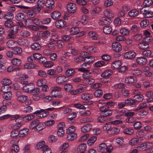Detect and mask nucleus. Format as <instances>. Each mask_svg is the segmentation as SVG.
<instances>
[{
    "mask_svg": "<svg viewBox=\"0 0 153 153\" xmlns=\"http://www.w3.org/2000/svg\"><path fill=\"white\" fill-rule=\"evenodd\" d=\"M40 89L39 88H35V87L33 88V89L31 90L30 93L33 95H36L38 94L39 92Z\"/></svg>",
    "mask_w": 153,
    "mask_h": 153,
    "instance_id": "60",
    "label": "nucleus"
},
{
    "mask_svg": "<svg viewBox=\"0 0 153 153\" xmlns=\"http://www.w3.org/2000/svg\"><path fill=\"white\" fill-rule=\"evenodd\" d=\"M54 2L53 0H47L45 3L46 7L49 9H52L54 7Z\"/></svg>",
    "mask_w": 153,
    "mask_h": 153,
    "instance_id": "20",
    "label": "nucleus"
},
{
    "mask_svg": "<svg viewBox=\"0 0 153 153\" xmlns=\"http://www.w3.org/2000/svg\"><path fill=\"white\" fill-rule=\"evenodd\" d=\"M121 65V63L120 60L116 61L112 63V67L115 69L118 68Z\"/></svg>",
    "mask_w": 153,
    "mask_h": 153,
    "instance_id": "47",
    "label": "nucleus"
},
{
    "mask_svg": "<svg viewBox=\"0 0 153 153\" xmlns=\"http://www.w3.org/2000/svg\"><path fill=\"white\" fill-rule=\"evenodd\" d=\"M141 13L143 14L145 17L146 18H150L153 16V12L150 11L146 10L143 8L140 10Z\"/></svg>",
    "mask_w": 153,
    "mask_h": 153,
    "instance_id": "9",
    "label": "nucleus"
},
{
    "mask_svg": "<svg viewBox=\"0 0 153 153\" xmlns=\"http://www.w3.org/2000/svg\"><path fill=\"white\" fill-rule=\"evenodd\" d=\"M15 17L17 21H23L25 20V16L23 13H19L16 15Z\"/></svg>",
    "mask_w": 153,
    "mask_h": 153,
    "instance_id": "25",
    "label": "nucleus"
},
{
    "mask_svg": "<svg viewBox=\"0 0 153 153\" xmlns=\"http://www.w3.org/2000/svg\"><path fill=\"white\" fill-rule=\"evenodd\" d=\"M67 9L68 12L70 13H74L76 10V5L73 3H70L67 5Z\"/></svg>",
    "mask_w": 153,
    "mask_h": 153,
    "instance_id": "5",
    "label": "nucleus"
},
{
    "mask_svg": "<svg viewBox=\"0 0 153 153\" xmlns=\"http://www.w3.org/2000/svg\"><path fill=\"white\" fill-rule=\"evenodd\" d=\"M2 92L4 93L2 95V98L5 99L4 100H6L8 101L7 100L10 99L12 97V92L10 91L6 92V91L3 90H2Z\"/></svg>",
    "mask_w": 153,
    "mask_h": 153,
    "instance_id": "12",
    "label": "nucleus"
},
{
    "mask_svg": "<svg viewBox=\"0 0 153 153\" xmlns=\"http://www.w3.org/2000/svg\"><path fill=\"white\" fill-rule=\"evenodd\" d=\"M91 127V124L90 123H87L82 128L81 131L84 133L90 130Z\"/></svg>",
    "mask_w": 153,
    "mask_h": 153,
    "instance_id": "21",
    "label": "nucleus"
},
{
    "mask_svg": "<svg viewBox=\"0 0 153 153\" xmlns=\"http://www.w3.org/2000/svg\"><path fill=\"white\" fill-rule=\"evenodd\" d=\"M47 145H45V142L44 141H41L36 146V148L38 149H42V150L43 151L44 150V148Z\"/></svg>",
    "mask_w": 153,
    "mask_h": 153,
    "instance_id": "37",
    "label": "nucleus"
},
{
    "mask_svg": "<svg viewBox=\"0 0 153 153\" xmlns=\"http://www.w3.org/2000/svg\"><path fill=\"white\" fill-rule=\"evenodd\" d=\"M66 22L63 19H59L55 22V25L58 28L61 29L66 25Z\"/></svg>",
    "mask_w": 153,
    "mask_h": 153,
    "instance_id": "8",
    "label": "nucleus"
},
{
    "mask_svg": "<svg viewBox=\"0 0 153 153\" xmlns=\"http://www.w3.org/2000/svg\"><path fill=\"white\" fill-rule=\"evenodd\" d=\"M19 34L22 37L25 38L30 36V33L27 30H22L20 32Z\"/></svg>",
    "mask_w": 153,
    "mask_h": 153,
    "instance_id": "31",
    "label": "nucleus"
},
{
    "mask_svg": "<svg viewBox=\"0 0 153 153\" xmlns=\"http://www.w3.org/2000/svg\"><path fill=\"white\" fill-rule=\"evenodd\" d=\"M75 130V127L74 126H71L66 130V133L67 134L74 133V131Z\"/></svg>",
    "mask_w": 153,
    "mask_h": 153,
    "instance_id": "56",
    "label": "nucleus"
},
{
    "mask_svg": "<svg viewBox=\"0 0 153 153\" xmlns=\"http://www.w3.org/2000/svg\"><path fill=\"white\" fill-rule=\"evenodd\" d=\"M104 33L106 34H109L112 31V29L109 26H106L104 27L103 29Z\"/></svg>",
    "mask_w": 153,
    "mask_h": 153,
    "instance_id": "38",
    "label": "nucleus"
},
{
    "mask_svg": "<svg viewBox=\"0 0 153 153\" xmlns=\"http://www.w3.org/2000/svg\"><path fill=\"white\" fill-rule=\"evenodd\" d=\"M38 75L39 76L43 78H45L47 76V74L46 72L45 71L41 70L38 71Z\"/></svg>",
    "mask_w": 153,
    "mask_h": 153,
    "instance_id": "52",
    "label": "nucleus"
},
{
    "mask_svg": "<svg viewBox=\"0 0 153 153\" xmlns=\"http://www.w3.org/2000/svg\"><path fill=\"white\" fill-rule=\"evenodd\" d=\"M103 94V92L102 90L99 89L96 90L94 93V94L96 97H98L101 96Z\"/></svg>",
    "mask_w": 153,
    "mask_h": 153,
    "instance_id": "61",
    "label": "nucleus"
},
{
    "mask_svg": "<svg viewBox=\"0 0 153 153\" xmlns=\"http://www.w3.org/2000/svg\"><path fill=\"white\" fill-rule=\"evenodd\" d=\"M34 85L32 83L26 84L22 88L23 91L26 93L30 92L31 90L33 89Z\"/></svg>",
    "mask_w": 153,
    "mask_h": 153,
    "instance_id": "6",
    "label": "nucleus"
},
{
    "mask_svg": "<svg viewBox=\"0 0 153 153\" xmlns=\"http://www.w3.org/2000/svg\"><path fill=\"white\" fill-rule=\"evenodd\" d=\"M142 55L147 57L151 58L153 56V53L150 50H145L142 52Z\"/></svg>",
    "mask_w": 153,
    "mask_h": 153,
    "instance_id": "29",
    "label": "nucleus"
},
{
    "mask_svg": "<svg viewBox=\"0 0 153 153\" xmlns=\"http://www.w3.org/2000/svg\"><path fill=\"white\" fill-rule=\"evenodd\" d=\"M3 105L0 107V114L4 113L7 109V105H10L11 102L6 100H4L2 102Z\"/></svg>",
    "mask_w": 153,
    "mask_h": 153,
    "instance_id": "11",
    "label": "nucleus"
},
{
    "mask_svg": "<svg viewBox=\"0 0 153 153\" xmlns=\"http://www.w3.org/2000/svg\"><path fill=\"white\" fill-rule=\"evenodd\" d=\"M37 26H40L42 24V21L38 19H30Z\"/></svg>",
    "mask_w": 153,
    "mask_h": 153,
    "instance_id": "63",
    "label": "nucleus"
},
{
    "mask_svg": "<svg viewBox=\"0 0 153 153\" xmlns=\"http://www.w3.org/2000/svg\"><path fill=\"white\" fill-rule=\"evenodd\" d=\"M99 109L101 112L102 116L105 117L111 116L112 114V111L109 109V107L105 105L100 107Z\"/></svg>",
    "mask_w": 153,
    "mask_h": 153,
    "instance_id": "2",
    "label": "nucleus"
},
{
    "mask_svg": "<svg viewBox=\"0 0 153 153\" xmlns=\"http://www.w3.org/2000/svg\"><path fill=\"white\" fill-rule=\"evenodd\" d=\"M105 13L106 14L107 18H105V19L99 21V23L100 25H109L111 22V21L109 19V18L112 17L114 16L113 14L111 13L110 11H107Z\"/></svg>",
    "mask_w": 153,
    "mask_h": 153,
    "instance_id": "1",
    "label": "nucleus"
},
{
    "mask_svg": "<svg viewBox=\"0 0 153 153\" xmlns=\"http://www.w3.org/2000/svg\"><path fill=\"white\" fill-rule=\"evenodd\" d=\"M125 81L126 83L128 84L133 83L136 81V80L134 79L133 77L132 76H130L126 78Z\"/></svg>",
    "mask_w": 153,
    "mask_h": 153,
    "instance_id": "46",
    "label": "nucleus"
},
{
    "mask_svg": "<svg viewBox=\"0 0 153 153\" xmlns=\"http://www.w3.org/2000/svg\"><path fill=\"white\" fill-rule=\"evenodd\" d=\"M16 95L17 97V100L21 103H24L27 100L28 97L25 95H22L21 93L19 91H16Z\"/></svg>",
    "mask_w": 153,
    "mask_h": 153,
    "instance_id": "4",
    "label": "nucleus"
},
{
    "mask_svg": "<svg viewBox=\"0 0 153 153\" xmlns=\"http://www.w3.org/2000/svg\"><path fill=\"white\" fill-rule=\"evenodd\" d=\"M107 145L105 143H102L100 144L97 149L98 151L99 152L103 151L106 149Z\"/></svg>",
    "mask_w": 153,
    "mask_h": 153,
    "instance_id": "44",
    "label": "nucleus"
},
{
    "mask_svg": "<svg viewBox=\"0 0 153 153\" xmlns=\"http://www.w3.org/2000/svg\"><path fill=\"white\" fill-rule=\"evenodd\" d=\"M12 64L14 65L19 66L21 64V60L17 58L12 59L11 61Z\"/></svg>",
    "mask_w": 153,
    "mask_h": 153,
    "instance_id": "33",
    "label": "nucleus"
},
{
    "mask_svg": "<svg viewBox=\"0 0 153 153\" xmlns=\"http://www.w3.org/2000/svg\"><path fill=\"white\" fill-rule=\"evenodd\" d=\"M79 29L78 27H73L71 28L70 33L71 35H74L79 34Z\"/></svg>",
    "mask_w": 153,
    "mask_h": 153,
    "instance_id": "36",
    "label": "nucleus"
},
{
    "mask_svg": "<svg viewBox=\"0 0 153 153\" xmlns=\"http://www.w3.org/2000/svg\"><path fill=\"white\" fill-rule=\"evenodd\" d=\"M31 48L34 50H39L41 48L40 45L37 42H35L31 45Z\"/></svg>",
    "mask_w": 153,
    "mask_h": 153,
    "instance_id": "34",
    "label": "nucleus"
},
{
    "mask_svg": "<svg viewBox=\"0 0 153 153\" xmlns=\"http://www.w3.org/2000/svg\"><path fill=\"white\" fill-rule=\"evenodd\" d=\"M96 140L97 137H92L88 140L87 144L89 146H91L94 143Z\"/></svg>",
    "mask_w": 153,
    "mask_h": 153,
    "instance_id": "51",
    "label": "nucleus"
},
{
    "mask_svg": "<svg viewBox=\"0 0 153 153\" xmlns=\"http://www.w3.org/2000/svg\"><path fill=\"white\" fill-rule=\"evenodd\" d=\"M85 72L82 75V77L86 80L91 78L92 76L91 73L89 72L88 71H85Z\"/></svg>",
    "mask_w": 153,
    "mask_h": 153,
    "instance_id": "41",
    "label": "nucleus"
},
{
    "mask_svg": "<svg viewBox=\"0 0 153 153\" xmlns=\"http://www.w3.org/2000/svg\"><path fill=\"white\" fill-rule=\"evenodd\" d=\"M82 68H79L78 70L80 71H85L88 70V69L91 67L90 64L85 62L83 63L82 65Z\"/></svg>",
    "mask_w": 153,
    "mask_h": 153,
    "instance_id": "19",
    "label": "nucleus"
},
{
    "mask_svg": "<svg viewBox=\"0 0 153 153\" xmlns=\"http://www.w3.org/2000/svg\"><path fill=\"white\" fill-rule=\"evenodd\" d=\"M2 84L4 85V86H7L11 83V81L7 79H2L1 81Z\"/></svg>",
    "mask_w": 153,
    "mask_h": 153,
    "instance_id": "53",
    "label": "nucleus"
},
{
    "mask_svg": "<svg viewBox=\"0 0 153 153\" xmlns=\"http://www.w3.org/2000/svg\"><path fill=\"white\" fill-rule=\"evenodd\" d=\"M138 47L141 50L146 49L149 47V44L144 42L140 43L138 45Z\"/></svg>",
    "mask_w": 153,
    "mask_h": 153,
    "instance_id": "27",
    "label": "nucleus"
},
{
    "mask_svg": "<svg viewBox=\"0 0 153 153\" xmlns=\"http://www.w3.org/2000/svg\"><path fill=\"white\" fill-rule=\"evenodd\" d=\"M75 71L73 69H69L66 70L65 72L66 75L68 76H71L74 75Z\"/></svg>",
    "mask_w": 153,
    "mask_h": 153,
    "instance_id": "43",
    "label": "nucleus"
},
{
    "mask_svg": "<svg viewBox=\"0 0 153 153\" xmlns=\"http://www.w3.org/2000/svg\"><path fill=\"white\" fill-rule=\"evenodd\" d=\"M120 32L121 34L125 36H127L129 34V31L126 28H122L120 30Z\"/></svg>",
    "mask_w": 153,
    "mask_h": 153,
    "instance_id": "55",
    "label": "nucleus"
},
{
    "mask_svg": "<svg viewBox=\"0 0 153 153\" xmlns=\"http://www.w3.org/2000/svg\"><path fill=\"white\" fill-rule=\"evenodd\" d=\"M103 130L104 131H107V133H109V131H111V126L110 124H106L103 126Z\"/></svg>",
    "mask_w": 153,
    "mask_h": 153,
    "instance_id": "54",
    "label": "nucleus"
},
{
    "mask_svg": "<svg viewBox=\"0 0 153 153\" xmlns=\"http://www.w3.org/2000/svg\"><path fill=\"white\" fill-rule=\"evenodd\" d=\"M67 77L65 76H59L57 78L56 82L59 85H62L64 82H67Z\"/></svg>",
    "mask_w": 153,
    "mask_h": 153,
    "instance_id": "14",
    "label": "nucleus"
},
{
    "mask_svg": "<svg viewBox=\"0 0 153 153\" xmlns=\"http://www.w3.org/2000/svg\"><path fill=\"white\" fill-rule=\"evenodd\" d=\"M45 0H38L37 2V7L35 9L39 11L41 10V8L43 7L45 5Z\"/></svg>",
    "mask_w": 153,
    "mask_h": 153,
    "instance_id": "15",
    "label": "nucleus"
},
{
    "mask_svg": "<svg viewBox=\"0 0 153 153\" xmlns=\"http://www.w3.org/2000/svg\"><path fill=\"white\" fill-rule=\"evenodd\" d=\"M3 17L7 20H10L13 18V14L11 13H7L4 15H2Z\"/></svg>",
    "mask_w": 153,
    "mask_h": 153,
    "instance_id": "30",
    "label": "nucleus"
},
{
    "mask_svg": "<svg viewBox=\"0 0 153 153\" xmlns=\"http://www.w3.org/2000/svg\"><path fill=\"white\" fill-rule=\"evenodd\" d=\"M152 146V143L146 142L139 144L137 148L140 150L147 151L149 150L151 148Z\"/></svg>",
    "mask_w": 153,
    "mask_h": 153,
    "instance_id": "3",
    "label": "nucleus"
},
{
    "mask_svg": "<svg viewBox=\"0 0 153 153\" xmlns=\"http://www.w3.org/2000/svg\"><path fill=\"white\" fill-rule=\"evenodd\" d=\"M139 12L135 9L130 10L128 12V14L129 17L133 18L137 16L139 14Z\"/></svg>",
    "mask_w": 153,
    "mask_h": 153,
    "instance_id": "23",
    "label": "nucleus"
},
{
    "mask_svg": "<svg viewBox=\"0 0 153 153\" xmlns=\"http://www.w3.org/2000/svg\"><path fill=\"white\" fill-rule=\"evenodd\" d=\"M77 134L75 133H71L68 134L67 137V140L69 141H72L75 139L77 137Z\"/></svg>",
    "mask_w": 153,
    "mask_h": 153,
    "instance_id": "32",
    "label": "nucleus"
},
{
    "mask_svg": "<svg viewBox=\"0 0 153 153\" xmlns=\"http://www.w3.org/2000/svg\"><path fill=\"white\" fill-rule=\"evenodd\" d=\"M136 53L134 51H128L124 54V56L125 58L131 59L134 58L136 56Z\"/></svg>",
    "mask_w": 153,
    "mask_h": 153,
    "instance_id": "10",
    "label": "nucleus"
},
{
    "mask_svg": "<svg viewBox=\"0 0 153 153\" xmlns=\"http://www.w3.org/2000/svg\"><path fill=\"white\" fill-rule=\"evenodd\" d=\"M113 50L116 52H120L122 50V47L120 44L118 42L113 43L112 45Z\"/></svg>",
    "mask_w": 153,
    "mask_h": 153,
    "instance_id": "17",
    "label": "nucleus"
},
{
    "mask_svg": "<svg viewBox=\"0 0 153 153\" xmlns=\"http://www.w3.org/2000/svg\"><path fill=\"white\" fill-rule=\"evenodd\" d=\"M18 136H19V131L18 130L14 129L11 132L10 136L12 138H15Z\"/></svg>",
    "mask_w": 153,
    "mask_h": 153,
    "instance_id": "49",
    "label": "nucleus"
},
{
    "mask_svg": "<svg viewBox=\"0 0 153 153\" xmlns=\"http://www.w3.org/2000/svg\"><path fill=\"white\" fill-rule=\"evenodd\" d=\"M140 143V140L137 138H133L129 141V144L131 146H134Z\"/></svg>",
    "mask_w": 153,
    "mask_h": 153,
    "instance_id": "48",
    "label": "nucleus"
},
{
    "mask_svg": "<svg viewBox=\"0 0 153 153\" xmlns=\"http://www.w3.org/2000/svg\"><path fill=\"white\" fill-rule=\"evenodd\" d=\"M34 117L35 116L33 115H29L25 116L24 117H21V118L23 120L27 122L33 119Z\"/></svg>",
    "mask_w": 153,
    "mask_h": 153,
    "instance_id": "35",
    "label": "nucleus"
},
{
    "mask_svg": "<svg viewBox=\"0 0 153 153\" xmlns=\"http://www.w3.org/2000/svg\"><path fill=\"white\" fill-rule=\"evenodd\" d=\"M29 130L28 128H25L22 130L19 131V137H24L28 134Z\"/></svg>",
    "mask_w": 153,
    "mask_h": 153,
    "instance_id": "28",
    "label": "nucleus"
},
{
    "mask_svg": "<svg viewBox=\"0 0 153 153\" xmlns=\"http://www.w3.org/2000/svg\"><path fill=\"white\" fill-rule=\"evenodd\" d=\"M81 98L84 100H88L91 99L92 97V95L91 94H85L81 95Z\"/></svg>",
    "mask_w": 153,
    "mask_h": 153,
    "instance_id": "45",
    "label": "nucleus"
},
{
    "mask_svg": "<svg viewBox=\"0 0 153 153\" xmlns=\"http://www.w3.org/2000/svg\"><path fill=\"white\" fill-rule=\"evenodd\" d=\"M64 88L66 91L70 92L72 89V86L70 84H67L64 85Z\"/></svg>",
    "mask_w": 153,
    "mask_h": 153,
    "instance_id": "64",
    "label": "nucleus"
},
{
    "mask_svg": "<svg viewBox=\"0 0 153 153\" xmlns=\"http://www.w3.org/2000/svg\"><path fill=\"white\" fill-rule=\"evenodd\" d=\"M46 80L44 79H40L38 80L36 85L39 87H41L45 85Z\"/></svg>",
    "mask_w": 153,
    "mask_h": 153,
    "instance_id": "40",
    "label": "nucleus"
},
{
    "mask_svg": "<svg viewBox=\"0 0 153 153\" xmlns=\"http://www.w3.org/2000/svg\"><path fill=\"white\" fill-rule=\"evenodd\" d=\"M86 149V145L85 143H82L79 145L77 149L78 153L85 152Z\"/></svg>",
    "mask_w": 153,
    "mask_h": 153,
    "instance_id": "24",
    "label": "nucleus"
},
{
    "mask_svg": "<svg viewBox=\"0 0 153 153\" xmlns=\"http://www.w3.org/2000/svg\"><path fill=\"white\" fill-rule=\"evenodd\" d=\"M112 71L111 70L106 71L102 74L101 76L105 77L109 76L112 74Z\"/></svg>",
    "mask_w": 153,
    "mask_h": 153,
    "instance_id": "50",
    "label": "nucleus"
},
{
    "mask_svg": "<svg viewBox=\"0 0 153 153\" xmlns=\"http://www.w3.org/2000/svg\"><path fill=\"white\" fill-rule=\"evenodd\" d=\"M149 24V22L148 20L144 19L140 22V25L141 27H143L147 26Z\"/></svg>",
    "mask_w": 153,
    "mask_h": 153,
    "instance_id": "62",
    "label": "nucleus"
},
{
    "mask_svg": "<svg viewBox=\"0 0 153 153\" xmlns=\"http://www.w3.org/2000/svg\"><path fill=\"white\" fill-rule=\"evenodd\" d=\"M89 53L85 51H82L80 53V55L82 58L85 61L86 60V58L88 57V56Z\"/></svg>",
    "mask_w": 153,
    "mask_h": 153,
    "instance_id": "59",
    "label": "nucleus"
},
{
    "mask_svg": "<svg viewBox=\"0 0 153 153\" xmlns=\"http://www.w3.org/2000/svg\"><path fill=\"white\" fill-rule=\"evenodd\" d=\"M24 11L27 16L29 18H33L36 16L35 13L32 10H27Z\"/></svg>",
    "mask_w": 153,
    "mask_h": 153,
    "instance_id": "18",
    "label": "nucleus"
},
{
    "mask_svg": "<svg viewBox=\"0 0 153 153\" xmlns=\"http://www.w3.org/2000/svg\"><path fill=\"white\" fill-rule=\"evenodd\" d=\"M65 124L63 122L59 123L58 126L59 129L57 131V134L58 136H62L64 134V131L63 127L65 126Z\"/></svg>",
    "mask_w": 153,
    "mask_h": 153,
    "instance_id": "7",
    "label": "nucleus"
},
{
    "mask_svg": "<svg viewBox=\"0 0 153 153\" xmlns=\"http://www.w3.org/2000/svg\"><path fill=\"white\" fill-rule=\"evenodd\" d=\"M61 16L60 13L58 11H56L52 13L51 16L54 20H56L59 18Z\"/></svg>",
    "mask_w": 153,
    "mask_h": 153,
    "instance_id": "26",
    "label": "nucleus"
},
{
    "mask_svg": "<svg viewBox=\"0 0 153 153\" xmlns=\"http://www.w3.org/2000/svg\"><path fill=\"white\" fill-rule=\"evenodd\" d=\"M17 42L19 45L23 47L27 46L29 43L27 40L24 39H19L17 41Z\"/></svg>",
    "mask_w": 153,
    "mask_h": 153,
    "instance_id": "16",
    "label": "nucleus"
},
{
    "mask_svg": "<svg viewBox=\"0 0 153 153\" xmlns=\"http://www.w3.org/2000/svg\"><path fill=\"white\" fill-rule=\"evenodd\" d=\"M110 131H112L111 134H117L120 131V129L119 128L117 127H113L111 128Z\"/></svg>",
    "mask_w": 153,
    "mask_h": 153,
    "instance_id": "58",
    "label": "nucleus"
},
{
    "mask_svg": "<svg viewBox=\"0 0 153 153\" xmlns=\"http://www.w3.org/2000/svg\"><path fill=\"white\" fill-rule=\"evenodd\" d=\"M22 52V50L19 47H16L14 48L13 51V53L14 54L18 55L20 53Z\"/></svg>",
    "mask_w": 153,
    "mask_h": 153,
    "instance_id": "57",
    "label": "nucleus"
},
{
    "mask_svg": "<svg viewBox=\"0 0 153 153\" xmlns=\"http://www.w3.org/2000/svg\"><path fill=\"white\" fill-rule=\"evenodd\" d=\"M137 63L140 65H143L146 64L147 62V59L144 57L141 56L138 57L136 59Z\"/></svg>",
    "mask_w": 153,
    "mask_h": 153,
    "instance_id": "13",
    "label": "nucleus"
},
{
    "mask_svg": "<svg viewBox=\"0 0 153 153\" xmlns=\"http://www.w3.org/2000/svg\"><path fill=\"white\" fill-rule=\"evenodd\" d=\"M134 99L135 102H139L143 100V96L142 95H137L134 96Z\"/></svg>",
    "mask_w": 153,
    "mask_h": 153,
    "instance_id": "42",
    "label": "nucleus"
},
{
    "mask_svg": "<svg viewBox=\"0 0 153 153\" xmlns=\"http://www.w3.org/2000/svg\"><path fill=\"white\" fill-rule=\"evenodd\" d=\"M39 122L40 121L39 120L37 119L34 120L30 123L29 126V128L30 129H34Z\"/></svg>",
    "mask_w": 153,
    "mask_h": 153,
    "instance_id": "22",
    "label": "nucleus"
},
{
    "mask_svg": "<svg viewBox=\"0 0 153 153\" xmlns=\"http://www.w3.org/2000/svg\"><path fill=\"white\" fill-rule=\"evenodd\" d=\"M123 132L125 134L131 135L134 133V130L130 128H127L124 129Z\"/></svg>",
    "mask_w": 153,
    "mask_h": 153,
    "instance_id": "39",
    "label": "nucleus"
}]
</instances>
